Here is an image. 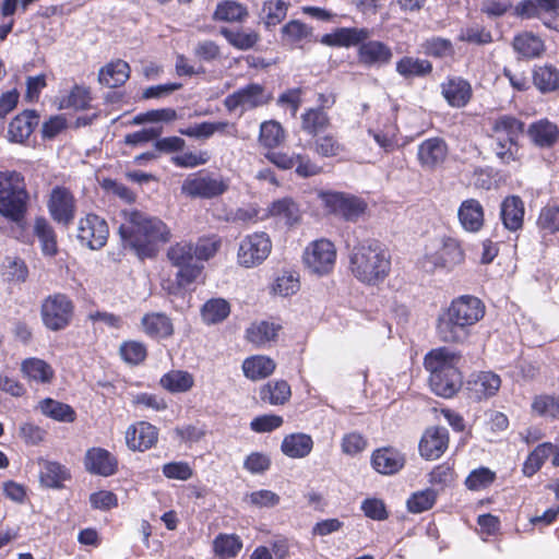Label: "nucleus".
Here are the masks:
<instances>
[{"label": "nucleus", "instance_id": "f257e3e1", "mask_svg": "<svg viewBox=\"0 0 559 559\" xmlns=\"http://www.w3.org/2000/svg\"><path fill=\"white\" fill-rule=\"evenodd\" d=\"M120 215L121 240L124 247L131 248L141 259L155 257L158 245L167 242L171 237L170 229L158 217L134 209L123 210Z\"/></svg>", "mask_w": 559, "mask_h": 559}, {"label": "nucleus", "instance_id": "f03ea898", "mask_svg": "<svg viewBox=\"0 0 559 559\" xmlns=\"http://www.w3.org/2000/svg\"><path fill=\"white\" fill-rule=\"evenodd\" d=\"M484 316L485 305L479 298L472 295L456 297L438 317L437 335L444 343L464 344Z\"/></svg>", "mask_w": 559, "mask_h": 559}, {"label": "nucleus", "instance_id": "7ed1b4c3", "mask_svg": "<svg viewBox=\"0 0 559 559\" xmlns=\"http://www.w3.org/2000/svg\"><path fill=\"white\" fill-rule=\"evenodd\" d=\"M391 257L377 240L367 239L353 247L349 253V270L361 283L376 285L389 275Z\"/></svg>", "mask_w": 559, "mask_h": 559}, {"label": "nucleus", "instance_id": "20e7f679", "mask_svg": "<svg viewBox=\"0 0 559 559\" xmlns=\"http://www.w3.org/2000/svg\"><path fill=\"white\" fill-rule=\"evenodd\" d=\"M460 358L456 352L448 347L432 349L425 356L424 365L430 372L429 384L435 394L448 399L459 391L462 384L457 368Z\"/></svg>", "mask_w": 559, "mask_h": 559}, {"label": "nucleus", "instance_id": "39448f33", "mask_svg": "<svg viewBox=\"0 0 559 559\" xmlns=\"http://www.w3.org/2000/svg\"><path fill=\"white\" fill-rule=\"evenodd\" d=\"M28 193L24 177L17 171H0V215L20 222L26 213Z\"/></svg>", "mask_w": 559, "mask_h": 559}, {"label": "nucleus", "instance_id": "423d86ee", "mask_svg": "<svg viewBox=\"0 0 559 559\" xmlns=\"http://www.w3.org/2000/svg\"><path fill=\"white\" fill-rule=\"evenodd\" d=\"M524 131V123L509 115L498 117L492 124V139L495 140V153L502 164L516 160L518 141Z\"/></svg>", "mask_w": 559, "mask_h": 559}, {"label": "nucleus", "instance_id": "0eeeda50", "mask_svg": "<svg viewBox=\"0 0 559 559\" xmlns=\"http://www.w3.org/2000/svg\"><path fill=\"white\" fill-rule=\"evenodd\" d=\"M74 304L72 299L62 293L48 295L40 306V317L44 326L52 332L67 329L72 322Z\"/></svg>", "mask_w": 559, "mask_h": 559}, {"label": "nucleus", "instance_id": "6e6552de", "mask_svg": "<svg viewBox=\"0 0 559 559\" xmlns=\"http://www.w3.org/2000/svg\"><path fill=\"white\" fill-rule=\"evenodd\" d=\"M167 258L171 265L178 269L176 281L179 287H187L198 280L203 264L198 263L192 242L179 241L167 250Z\"/></svg>", "mask_w": 559, "mask_h": 559}, {"label": "nucleus", "instance_id": "1a4fd4ad", "mask_svg": "<svg viewBox=\"0 0 559 559\" xmlns=\"http://www.w3.org/2000/svg\"><path fill=\"white\" fill-rule=\"evenodd\" d=\"M302 261L310 273L319 276L329 274L336 262L334 243L325 238L311 241L304 251Z\"/></svg>", "mask_w": 559, "mask_h": 559}, {"label": "nucleus", "instance_id": "9d476101", "mask_svg": "<svg viewBox=\"0 0 559 559\" xmlns=\"http://www.w3.org/2000/svg\"><path fill=\"white\" fill-rule=\"evenodd\" d=\"M272 250L270 236L264 231H255L245 236L237 253L239 265L250 269L262 264Z\"/></svg>", "mask_w": 559, "mask_h": 559}, {"label": "nucleus", "instance_id": "9b49d317", "mask_svg": "<svg viewBox=\"0 0 559 559\" xmlns=\"http://www.w3.org/2000/svg\"><path fill=\"white\" fill-rule=\"evenodd\" d=\"M229 181L222 176L195 174L188 176L181 186V192L191 198L213 199L224 194Z\"/></svg>", "mask_w": 559, "mask_h": 559}, {"label": "nucleus", "instance_id": "f8f14e48", "mask_svg": "<svg viewBox=\"0 0 559 559\" xmlns=\"http://www.w3.org/2000/svg\"><path fill=\"white\" fill-rule=\"evenodd\" d=\"M270 99L271 95L264 86L258 83H250L229 94L224 99V106L229 112L240 110V114H243L266 105Z\"/></svg>", "mask_w": 559, "mask_h": 559}, {"label": "nucleus", "instance_id": "ddd939ff", "mask_svg": "<svg viewBox=\"0 0 559 559\" xmlns=\"http://www.w3.org/2000/svg\"><path fill=\"white\" fill-rule=\"evenodd\" d=\"M109 227L107 222L93 213L86 214L78 222L76 239L91 250H99L107 243Z\"/></svg>", "mask_w": 559, "mask_h": 559}, {"label": "nucleus", "instance_id": "4468645a", "mask_svg": "<svg viewBox=\"0 0 559 559\" xmlns=\"http://www.w3.org/2000/svg\"><path fill=\"white\" fill-rule=\"evenodd\" d=\"M464 251L457 239L443 237L440 248L436 252L427 253L423 260V267L433 272L438 267L452 269L464 261Z\"/></svg>", "mask_w": 559, "mask_h": 559}, {"label": "nucleus", "instance_id": "2eb2a0df", "mask_svg": "<svg viewBox=\"0 0 559 559\" xmlns=\"http://www.w3.org/2000/svg\"><path fill=\"white\" fill-rule=\"evenodd\" d=\"M515 12L521 17L540 19L545 26L559 32V0H522Z\"/></svg>", "mask_w": 559, "mask_h": 559}, {"label": "nucleus", "instance_id": "dca6fc26", "mask_svg": "<svg viewBox=\"0 0 559 559\" xmlns=\"http://www.w3.org/2000/svg\"><path fill=\"white\" fill-rule=\"evenodd\" d=\"M48 210L51 217L57 223L62 224L63 226L70 225L76 211L73 194L67 188H53L50 193Z\"/></svg>", "mask_w": 559, "mask_h": 559}, {"label": "nucleus", "instance_id": "f3484780", "mask_svg": "<svg viewBox=\"0 0 559 559\" xmlns=\"http://www.w3.org/2000/svg\"><path fill=\"white\" fill-rule=\"evenodd\" d=\"M325 204L346 221H356L366 210V203L361 199L342 192L328 193Z\"/></svg>", "mask_w": 559, "mask_h": 559}, {"label": "nucleus", "instance_id": "a211bd4d", "mask_svg": "<svg viewBox=\"0 0 559 559\" xmlns=\"http://www.w3.org/2000/svg\"><path fill=\"white\" fill-rule=\"evenodd\" d=\"M448 156V145L439 136L423 141L417 148V159L424 169L432 170L439 167Z\"/></svg>", "mask_w": 559, "mask_h": 559}, {"label": "nucleus", "instance_id": "6ab92c4d", "mask_svg": "<svg viewBox=\"0 0 559 559\" xmlns=\"http://www.w3.org/2000/svg\"><path fill=\"white\" fill-rule=\"evenodd\" d=\"M84 466L91 474L108 477L118 471V460L108 450L95 447L86 451Z\"/></svg>", "mask_w": 559, "mask_h": 559}, {"label": "nucleus", "instance_id": "aec40b11", "mask_svg": "<svg viewBox=\"0 0 559 559\" xmlns=\"http://www.w3.org/2000/svg\"><path fill=\"white\" fill-rule=\"evenodd\" d=\"M157 428L146 421L131 425L126 431V442L132 451H146L157 442Z\"/></svg>", "mask_w": 559, "mask_h": 559}, {"label": "nucleus", "instance_id": "412c9836", "mask_svg": "<svg viewBox=\"0 0 559 559\" xmlns=\"http://www.w3.org/2000/svg\"><path fill=\"white\" fill-rule=\"evenodd\" d=\"M449 433L444 427L426 430L419 442V452L426 460L439 459L448 448Z\"/></svg>", "mask_w": 559, "mask_h": 559}, {"label": "nucleus", "instance_id": "4be33fe9", "mask_svg": "<svg viewBox=\"0 0 559 559\" xmlns=\"http://www.w3.org/2000/svg\"><path fill=\"white\" fill-rule=\"evenodd\" d=\"M440 87L447 103L454 108L465 107L473 95L469 82L460 76L448 78Z\"/></svg>", "mask_w": 559, "mask_h": 559}, {"label": "nucleus", "instance_id": "5701e85b", "mask_svg": "<svg viewBox=\"0 0 559 559\" xmlns=\"http://www.w3.org/2000/svg\"><path fill=\"white\" fill-rule=\"evenodd\" d=\"M457 218L465 231L476 234L485 224L484 206L477 199H466L459 206Z\"/></svg>", "mask_w": 559, "mask_h": 559}, {"label": "nucleus", "instance_id": "b1692460", "mask_svg": "<svg viewBox=\"0 0 559 559\" xmlns=\"http://www.w3.org/2000/svg\"><path fill=\"white\" fill-rule=\"evenodd\" d=\"M501 386L500 377L492 371H480L472 374L467 381V389L477 401L487 400L497 394Z\"/></svg>", "mask_w": 559, "mask_h": 559}, {"label": "nucleus", "instance_id": "393cba45", "mask_svg": "<svg viewBox=\"0 0 559 559\" xmlns=\"http://www.w3.org/2000/svg\"><path fill=\"white\" fill-rule=\"evenodd\" d=\"M405 464L404 455L393 448H381L373 451L371 466L382 475H393Z\"/></svg>", "mask_w": 559, "mask_h": 559}, {"label": "nucleus", "instance_id": "a878e982", "mask_svg": "<svg viewBox=\"0 0 559 559\" xmlns=\"http://www.w3.org/2000/svg\"><path fill=\"white\" fill-rule=\"evenodd\" d=\"M524 213V203L518 195H509L500 204V219L504 228L510 231L522 228Z\"/></svg>", "mask_w": 559, "mask_h": 559}, {"label": "nucleus", "instance_id": "bb28decb", "mask_svg": "<svg viewBox=\"0 0 559 559\" xmlns=\"http://www.w3.org/2000/svg\"><path fill=\"white\" fill-rule=\"evenodd\" d=\"M369 36L370 32L367 28L341 27L334 33L325 34L321 43L336 47L360 46Z\"/></svg>", "mask_w": 559, "mask_h": 559}, {"label": "nucleus", "instance_id": "cd10ccee", "mask_svg": "<svg viewBox=\"0 0 559 559\" xmlns=\"http://www.w3.org/2000/svg\"><path fill=\"white\" fill-rule=\"evenodd\" d=\"M391 58V48L379 40H365L358 49L359 61L368 67L386 64Z\"/></svg>", "mask_w": 559, "mask_h": 559}, {"label": "nucleus", "instance_id": "c85d7f7f", "mask_svg": "<svg viewBox=\"0 0 559 559\" xmlns=\"http://www.w3.org/2000/svg\"><path fill=\"white\" fill-rule=\"evenodd\" d=\"M39 123V116L35 110H24L10 122L9 136L11 141L23 143L29 138Z\"/></svg>", "mask_w": 559, "mask_h": 559}, {"label": "nucleus", "instance_id": "c756f323", "mask_svg": "<svg viewBox=\"0 0 559 559\" xmlns=\"http://www.w3.org/2000/svg\"><path fill=\"white\" fill-rule=\"evenodd\" d=\"M21 372L29 382L50 384L55 378L53 368L44 359L29 357L21 362Z\"/></svg>", "mask_w": 559, "mask_h": 559}, {"label": "nucleus", "instance_id": "7c9ffc66", "mask_svg": "<svg viewBox=\"0 0 559 559\" xmlns=\"http://www.w3.org/2000/svg\"><path fill=\"white\" fill-rule=\"evenodd\" d=\"M313 439L305 432H293L284 437L281 451L289 459H305L313 449Z\"/></svg>", "mask_w": 559, "mask_h": 559}, {"label": "nucleus", "instance_id": "2f4dec72", "mask_svg": "<svg viewBox=\"0 0 559 559\" xmlns=\"http://www.w3.org/2000/svg\"><path fill=\"white\" fill-rule=\"evenodd\" d=\"M130 78V66L121 59H117L103 67L98 80L103 85L115 88L123 85Z\"/></svg>", "mask_w": 559, "mask_h": 559}, {"label": "nucleus", "instance_id": "473e14b6", "mask_svg": "<svg viewBox=\"0 0 559 559\" xmlns=\"http://www.w3.org/2000/svg\"><path fill=\"white\" fill-rule=\"evenodd\" d=\"M141 323L144 332L152 338H167L174 333L173 322L165 313H147L142 318Z\"/></svg>", "mask_w": 559, "mask_h": 559}, {"label": "nucleus", "instance_id": "72a5a7b5", "mask_svg": "<svg viewBox=\"0 0 559 559\" xmlns=\"http://www.w3.org/2000/svg\"><path fill=\"white\" fill-rule=\"evenodd\" d=\"M281 325L269 321L253 322L246 330V338L257 347H265L275 341Z\"/></svg>", "mask_w": 559, "mask_h": 559}, {"label": "nucleus", "instance_id": "f704fd0d", "mask_svg": "<svg viewBox=\"0 0 559 559\" xmlns=\"http://www.w3.org/2000/svg\"><path fill=\"white\" fill-rule=\"evenodd\" d=\"M39 480L41 485L48 488H62L63 483L70 478L69 469L53 461H40Z\"/></svg>", "mask_w": 559, "mask_h": 559}, {"label": "nucleus", "instance_id": "c9c22d12", "mask_svg": "<svg viewBox=\"0 0 559 559\" xmlns=\"http://www.w3.org/2000/svg\"><path fill=\"white\" fill-rule=\"evenodd\" d=\"M512 47L518 56L524 59L537 58L545 50L543 39L530 32L514 36Z\"/></svg>", "mask_w": 559, "mask_h": 559}, {"label": "nucleus", "instance_id": "e433bc0d", "mask_svg": "<svg viewBox=\"0 0 559 559\" xmlns=\"http://www.w3.org/2000/svg\"><path fill=\"white\" fill-rule=\"evenodd\" d=\"M527 134L538 147H551L558 140L559 130L555 123L539 120L530 126Z\"/></svg>", "mask_w": 559, "mask_h": 559}, {"label": "nucleus", "instance_id": "4c0bfd02", "mask_svg": "<svg viewBox=\"0 0 559 559\" xmlns=\"http://www.w3.org/2000/svg\"><path fill=\"white\" fill-rule=\"evenodd\" d=\"M219 34L227 43L238 50H249L260 40V35L253 29L222 27Z\"/></svg>", "mask_w": 559, "mask_h": 559}, {"label": "nucleus", "instance_id": "58836bf2", "mask_svg": "<svg viewBox=\"0 0 559 559\" xmlns=\"http://www.w3.org/2000/svg\"><path fill=\"white\" fill-rule=\"evenodd\" d=\"M301 129L311 136L318 135L330 127L329 114L322 108H308L301 115Z\"/></svg>", "mask_w": 559, "mask_h": 559}, {"label": "nucleus", "instance_id": "ea45409f", "mask_svg": "<svg viewBox=\"0 0 559 559\" xmlns=\"http://www.w3.org/2000/svg\"><path fill=\"white\" fill-rule=\"evenodd\" d=\"M193 384V376L185 370H170L159 379V385L173 394L188 392Z\"/></svg>", "mask_w": 559, "mask_h": 559}, {"label": "nucleus", "instance_id": "a19ab883", "mask_svg": "<svg viewBox=\"0 0 559 559\" xmlns=\"http://www.w3.org/2000/svg\"><path fill=\"white\" fill-rule=\"evenodd\" d=\"M275 362L267 356L257 355L246 358L242 362V370L245 376L251 380H261L275 370Z\"/></svg>", "mask_w": 559, "mask_h": 559}, {"label": "nucleus", "instance_id": "79ce46f5", "mask_svg": "<svg viewBox=\"0 0 559 559\" xmlns=\"http://www.w3.org/2000/svg\"><path fill=\"white\" fill-rule=\"evenodd\" d=\"M395 70L404 79L423 78L432 72V63L426 59L405 56L396 62Z\"/></svg>", "mask_w": 559, "mask_h": 559}, {"label": "nucleus", "instance_id": "37998d69", "mask_svg": "<svg viewBox=\"0 0 559 559\" xmlns=\"http://www.w3.org/2000/svg\"><path fill=\"white\" fill-rule=\"evenodd\" d=\"M249 15L245 4L236 0H224L217 3L213 13V20L222 22H243Z\"/></svg>", "mask_w": 559, "mask_h": 559}, {"label": "nucleus", "instance_id": "c03bdc74", "mask_svg": "<svg viewBox=\"0 0 559 559\" xmlns=\"http://www.w3.org/2000/svg\"><path fill=\"white\" fill-rule=\"evenodd\" d=\"M282 41L289 46H300L309 41L312 28L299 20H292L281 28Z\"/></svg>", "mask_w": 559, "mask_h": 559}, {"label": "nucleus", "instance_id": "a18cd8bd", "mask_svg": "<svg viewBox=\"0 0 559 559\" xmlns=\"http://www.w3.org/2000/svg\"><path fill=\"white\" fill-rule=\"evenodd\" d=\"M289 4L284 0H266L263 2L260 21L266 29L278 25L287 15Z\"/></svg>", "mask_w": 559, "mask_h": 559}, {"label": "nucleus", "instance_id": "49530a36", "mask_svg": "<svg viewBox=\"0 0 559 559\" xmlns=\"http://www.w3.org/2000/svg\"><path fill=\"white\" fill-rule=\"evenodd\" d=\"M533 82L542 93H550L559 90V69L551 64L535 67Z\"/></svg>", "mask_w": 559, "mask_h": 559}, {"label": "nucleus", "instance_id": "de8ad7c7", "mask_svg": "<svg viewBox=\"0 0 559 559\" xmlns=\"http://www.w3.org/2000/svg\"><path fill=\"white\" fill-rule=\"evenodd\" d=\"M38 408L46 417L61 423H73L76 417L74 409L70 405L50 397L40 401Z\"/></svg>", "mask_w": 559, "mask_h": 559}, {"label": "nucleus", "instance_id": "09e8293b", "mask_svg": "<svg viewBox=\"0 0 559 559\" xmlns=\"http://www.w3.org/2000/svg\"><path fill=\"white\" fill-rule=\"evenodd\" d=\"M229 313L230 305L224 298H211L201 308L202 321L207 325L224 321Z\"/></svg>", "mask_w": 559, "mask_h": 559}, {"label": "nucleus", "instance_id": "8fccbe9b", "mask_svg": "<svg viewBox=\"0 0 559 559\" xmlns=\"http://www.w3.org/2000/svg\"><path fill=\"white\" fill-rule=\"evenodd\" d=\"M34 233L40 242L43 253L48 257L56 255L58 252L56 233L46 218H36Z\"/></svg>", "mask_w": 559, "mask_h": 559}, {"label": "nucleus", "instance_id": "3c124183", "mask_svg": "<svg viewBox=\"0 0 559 559\" xmlns=\"http://www.w3.org/2000/svg\"><path fill=\"white\" fill-rule=\"evenodd\" d=\"M285 131L276 120L264 121L260 126L259 142L262 146L274 148L282 144Z\"/></svg>", "mask_w": 559, "mask_h": 559}, {"label": "nucleus", "instance_id": "603ef678", "mask_svg": "<svg viewBox=\"0 0 559 559\" xmlns=\"http://www.w3.org/2000/svg\"><path fill=\"white\" fill-rule=\"evenodd\" d=\"M228 126L229 123L227 121H204L198 124L189 126L187 128H180L178 132L181 135L189 138L206 140L210 139L215 132H224Z\"/></svg>", "mask_w": 559, "mask_h": 559}, {"label": "nucleus", "instance_id": "864d4df0", "mask_svg": "<svg viewBox=\"0 0 559 559\" xmlns=\"http://www.w3.org/2000/svg\"><path fill=\"white\" fill-rule=\"evenodd\" d=\"M290 396V386L284 380L269 382L260 390V397L272 405L284 404Z\"/></svg>", "mask_w": 559, "mask_h": 559}, {"label": "nucleus", "instance_id": "5fc2aeb1", "mask_svg": "<svg viewBox=\"0 0 559 559\" xmlns=\"http://www.w3.org/2000/svg\"><path fill=\"white\" fill-rule=\"evenodd\" d=\"M269 213L271 216L284 219L287 225H293L299 216L297 204L289 198L274 201L269 207Z\"/></svg>", "mask_w": 559, "mask_h": 559}, {"label": "nucleus", "instance_id": "6e6d98bb", "mask_svg": "<svg viewBox=\"0 0 559 559\" xmlns=\"http://www.w3.org/2000/svg\"><path fill=\"white\" fill-rule=\"evenodd\" d=\"M423 52L433 58H445L454 55V46L450 39L433 36L421 44Z\"/></svg>", "mask_w": 559, "mask_h": 559}, {"label": "nucleus", "instance_id": "4d7b16f0", "mask_svg": "<svg viewBox=\"0 0 559 559\" xmlns=\"http://www.w3.org/2000/svg\"><path fill=\"white\" fill-rule=\"evenodd\" d=\"M213 548L222 558H234L242 548V542L236 535L219 534L213 542Z\"/></svg>", "mask_w": 559, "mask_h": 559}, {"label": "nucleus", "instance_id": "13d9d810", "mask_svg": "<svg viewBox=\"0 0 559 559\" xmlns=\"http://www.w3.org/2000/svg\"><path fill=\"white\" fill-rule=\"evenodd\" d=\"M537 227L544 236L559 233V206H544L537 218Z\"/></svg>", "mask_w": 559, "mask_h": 559}, {"label": "nucleus", "instance_id": "bf43d9fd", "mask_svg": "<svg viewBox=\"0 0 559 559\" xmlns=\"http://www.w3.org/2000/svg\"><path fill=\"white\" fill-rule=\"evenodd\" d=\"M457 39L473 45H487L492 43L491 32L484 26L474 24L461 28Z\"/></svg>", "mask_w": 559, "mask_h": 559}, {"label": "nucleus", "instance_id": "052dcab7", "mask_svg": "<svg viewBox=\"0 0 559 559\" xmlns=\"http://www.w3.org/2000/svg\"><path fill=\"white\" fill-rule=\"evenodd\" d=\"M437 500L433 489H425L414 492L407 500V509L412 513H421L431 509Z\"/></svg>", "mask_w": 559, "mask_h": 559}, {"label": "nucleus", "instance_id": "680f3d73", "mask_svg": "<svg viewBox=\"0 0 559 559\" xmlns=\"http://www.w3.org/2000/svg\"><path fill=\"white\" fill-rule=\"evenodd\" d=\"M533 411L539 416L558 417L559 416V394L558 395H538L532 403Z\"/></svg>", "mask_w": 559, "mask_h": 559}, {"label": "nucleus", "instance_id": "e2e57ef3", "mask_svg": "<svg viewBox=\"0 0 559 559\" xmlns=\"http://www.w3.org/2000/svg\"><path fill=\"white\" fill-rule=\"evenodd\" d=\"M121 358L130 365H139L147 356V349L145 345L138 341L123 342L120 346Z\"/></svg>", "mask_w": 559, "mask_h": 559}, {"label": "nucleus", "instance_id": "0e129e2a", "mask_svg": "<svg viewBox=\"0 0 559 559\" xmlns=\"http://www.w3.org/2000/svg\"><path fill=\"white\" fill-rule=\"evenodd\" d=\"M496 479V474L488 467H479L469 473L465 485L469 490H481L489 487Z\"/></svg>", "mask_w": 559, "mask_h": 559}, {"label": "nucleus", "instance_id": "69168bd1", "mask_svg": "<svg viewBox=\"0 0 559 559\" xmlns=\"http://www.w3.org/2000/svg\"><path fill=\"white\" fill-rule=\"evenodd\" d=\"M313 150L322 157H335L343 152L344 146L334 135L325 134L314 140Z\"/></svg>", "mask_w": 559, "mask_h": 559}, {"label": "nucleus", "instance_id": "338daca9", "mask_svg": "<svg viewBox=\"0 0 559 559\" xmlns=\"http://www.w3.org/2000/svg\"><path fill=\"white\" fill-rule=\"evenodd\" d=\"M221 247V241L216 237H203L199 238L197 243H192V248L195 254L198 263L203 264L216 254Z\"/></svg>", "mask_w": 559, "mask_h": 559}, {"label": "nucleus", "instance_id": "774afa93", "mask_svg": "<svg viewBox=\"0 0 559 559\" xmlns=\"http://www.w3.org/2000/svg\"><path fill=\"white\" fill-rule=\"evenodd\" d=\"M243 501L255 508H273L276 507L281 498L272 490L261 489L247 493Z\"/></svg>", "mask_w": 559, "mask_h": 559}]
</instances>
